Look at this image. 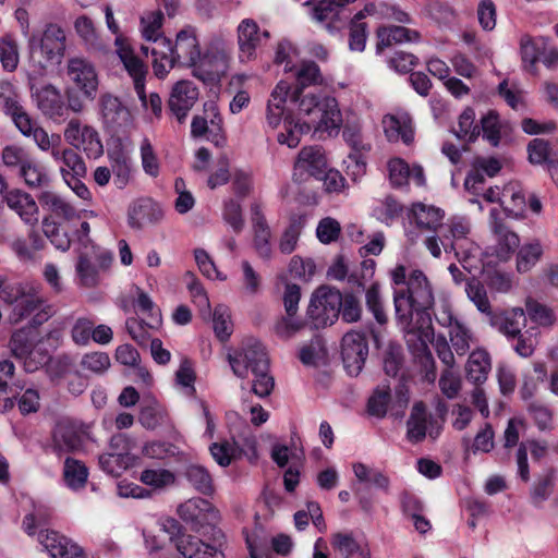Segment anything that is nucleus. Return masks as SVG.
Listing matches in <instances>:
<instances>
[{
	"mask_svg": "<svg viewBox=\"0 0 558 558\" xmlns=\"http://www.w3.org/2000/svg\"><path fill=\"white\" fill-rule=\"evenodd\" d=\"M266 121L274 130L282 123L278 143L295 148L311 130L338 131L342 116L336 98L303 88L291 90L288 82L280 81L268 99Z\"/></svg>",
	"mask_w": 558,
	"mask_h": 558,
	"instance_id": "nucleus-1",
	"label": "nucleus"
},
{
	"mask_svg": "<svg viewBox=\"0 0 558 558\" xmlns=\"http://www.w3.org/2000/svg\"><path fill=\"white\" fill-rule=\"evenodd\" d=\"M393 304L397 322L409 337L408 342L411 343V337L417 336L418 349L426 351V339L430 335L429 327L427 326L416 332L413 326L414 314L422 316L423 312L429 310L434 304L433 287L422 270H412L409 274L407 288L395 290Z\"/></svg>",
	"mask_w": 558,
	"mask_h": 558,
	"instance_id": "nucleus-2",
	"label": "nucleus"
},
{
	"mask_svg": "<svg viewBox=\"0 0 558 558\" xmlns=\"http://www.w3.org/2000/svg\"><path fill=\"white\" fill-rule=\"evenodd\" d=\"M472 225L464 216H452L445 223L442 236L434 233L424 240V246L435 258H440L442 250L453 252L457 259L469 272L482 265L481 247L470 238Z\"/></svg>",
	"mask_w": 558,
	"mask_h": 558,
	"instance_id": "nucleus-3",
	"label": "nucleus"
},
{
	"mask_svg": "<svg viewBox=\"0 0 558 558\" xmlns=\"http://www.w3.org/2000/svg\"><path fill=\"white\" fill-rule=\"evenodd\" d=\"M142 51L153 56V70L158 78H165L174 66L194 68L202 57L201 45L196 31L184 27L177 33L174 41L162 39L161 48L142 46Z\"/></svg>",
	"mask_w": 558,
	"mask_h": 558,
	"instance_id": "nucleus-4",
	"label": "nucleus"
},
{
	"mask_svg": "<svg viewBox=\"0 0 558 558\" xmlns=\"http://www.w3.org/2000/svg\"><path fill=\"white\" fill-rule=\"evenodd\" d=\"M29 62L40 73L48 65L60 63L66 49V35L58 24H48L40 36L28 40Z\"/></svg>",
	"mask_w": 558,
	"mask_h": 558,
	"instance_id": "nucleus-5",
	"label": "nucleus"
},
{
	"mask_svg": "<svg viewBox=\"0 0 558 558\" xmlns=\"http://www.w3.org/2000/svg\"><path fill=\"white\" fill-rule=\"evenodd\" d=\"M116 53L122 62L124 69L132 77L135 92L146 109H150L156 117H159L162 111V101L158 94L151 93L148 97L145 93V80L147 75V68L144 62L135 56L132 47L125 45L122 38L116 41Z\"/></svg>",
	"mask_w": 558,
	"mask_h": 558,
	"instance_id": "nucleus-6",
	"label": "nucleus"
},
{
	"mask_svg": "<svg viewBox=\"0 0 558 558\" xmlns=\"http://www.w3.org/2000/svg\"><path fill=\"white\" fill-rule=\"evenodd\" d=\"M52 315V308L36 292H23L15 298L9 319L12 324L26 320L33 326L41 325Z\"/></svg>",
	"mask_w": 558,
	"mask_h": 558,
	"instance_id": "nucleus-7",
	"label": "nucleus"
},
{
	"mask_svg": "<svg viewBox=\"0 0 558 558\" xmlns=\"http://www.w3.org/2000/svg\"><path fill=\"white\" fill-rule=\"evenodd\" d=\"M65 142L73 148L82 150L88 158H98L104 154V146L95 128L80 119H71L64 131Z\"/></svg>",
	"mask_w": 558,
	"mask_h": 558,
	"instance_id": "nucleus-8",
	"label": "nucleus"
},
{
	"mask_svg": "<svg viewBox=\"0 0 558 558\" xmlns=\"http://www.w3.org/2000/svg\"><path fill=\"white\" fill-rule=\"evenodd\" d=\"M10 348L13 355L22 361L25 371L28 373L39 369L50 360V354L43 343L33 344L24 330L15 331L12 335Z\"/></svg>",
	"mask_w": 558,
	"mask_h": 558,
	"instance_id": "nucleus-9",
	"label": "nucleus"
},
{
	"mask_svg": "<svg viewBox=\"0 0 558 558\" xmlns=\"http://www.w3.org/2000/svg\"><path fill=\"white\" fill-rule=\"evenodd\" d=\"M228 361L233 373L241 378L247 377L248 373L268 369V357L263 344L252 341L236 351L228 354Z\"/></svg>",
	"mask_w": 558,
	"mask_h": 558,
	"instance_id": "nucleus-10",
	"label": "nucleus"
},
{
	"mask_svg": "<svg viewBox=\"0 0 558 558\" xmlns=\"http://www.w3.org/2000/svg\"><path fill=\"white\" fill-rule=\"evenodd\" d=\"M341 294L327 288H319L313 294L307 314L316 327L330 325L340 314Z\"/></svg>",
	"mask_w": 558,
	"mask_h": 558,
	"instance_id": "nucleus-11",
	"label": "nucleus"
},
{
	"mask_svg": "<svg viewBox=\"0 0 558 558\" xmlns=\"http://www.w3.org/2000/svg\"><path fill=\"white\" fill-rule=\"evenodd\" d=\"M112 256L106 250L92 245V251H80L76 272L80 283L84 287H95L99 282V269L110 266Z\"/></svg>",
	"mask_w": 558,
	"mask_h": 558,
	"instance_id": "nucleus-12",
	"label": "nucleus"
},
{
	"mask_svg": "<svg viewBox=\"0 0 558 558\" xmlns=\"http://www.w3.org/2000/svg\"><path fill=\"white\" fill-rule=\"evenodd\" d=\"M65 73L70 83L86 98L93 99L98 88V74L95 65L84 57H72L66 62Z\"/></svg>",
	"mask_w": 558,
	"mask_h": 558,
	"instance_id": "nucleus-13",
	"label": "nucleus"
},
{
	"mask_svg": "<svg viewBox=\"0 0 558 558\" xmlns=\"http://www.w3.org/2000/svg\"><path fill=\"white\" fill-rule=\"evenodd\" d=\"M269 38V33L262 29L253 19L242 20L236 27L238 58L242 63L257 58V49L264 39Z\"/></svg>",
	"mask_w": 558,
	"mask_h": 558,
	"instance_id": "nucleus-14",
	"label": "nucleus"
},
{
	"mask_svg": "<svg viewBox=\"0 0 558 558\" xmlns=\"http://www.w3.org/2000/svg\"><path fill=\"white\" fill-rule=\"evenodd\" d=\"M0 97L3 102V111L10 117L15 128L26 137H31L37 123L31 118L21 104V98L10 82L0 84Z\"/></svg>",
	"mask_w": 558,
	"mask_h": 558,
	"instance_id": "nucleus-15",
	"label": "nucleus"
},
{
	"mask_svg": "<svg viewBox=\"0 0 558 558\" xmlns=\"http://www.w3.org/2000/svg\"><path fill=\"white\" fill-rule=\"evenodd\" d=\"M328 168L324 150L319 146L303 147L293 167V180L304 182L311 177L320 178Z\"/></svg>",
	"mask_w": 558,
	"mask_h": 558,
	"instance_id": "nucleus-16",
	"label": "nucleus"
},
{
	"mask_svg": "<svg viewBox=\"0 0 558 558\" xmlns=\"http://www.w3.org/2000/svg\"><path fill=\"white\" fill-rule=\"evenodd\" d=\"M368 354V345L363 333L347 332L342 338L341 355L345 371L351 376L361 373Z\"/></svg>",
	"mask_w": 558,
	"mask_h": 558,
	"instance_id": "nucleus-17",
	"label": "nucleus"
},
{
	"mask_svg": "<svg viewBox=\"0 0 558 558\" xmlns=\"http://www.w3.org/2000/svg\"><path fill=\"white\" fill-rule=\"evenodd\" d=\"M488 226L496 238L497 256L502 260L509 259L513 252L519 248V235L505 225L501 213L496 207L489 210Z\"/></svg>",
	"mask_w": 558,
	"mask_h": 558,
	"instance_id": "nucleus-18",
	"label": "nucleus"
},
{
	"mask_svg": "<svg viewBox=\"0 0 558 558\" xmlns=\"http://www.w3.org/2000/svg\"><path fill=\"white\" fill-rule=\"evenodd\" d=\"M38 542L52 558H86L84 549L53 530H40Z\"/></svg>",
	"mask_w": 558,
	"mask_h": 558,
	"instance_id": "nucleus-19",
	"label": "nucleus"
},
{
	"mask_svg": "<svg viewBox=\"0 0 558 558\" xmlns=\"http://www.w3.org/2000/svg\"><path fill=\"white\" fill-rule=\"evenodd\" d=\"M437 322L449 330L450 342L459 355H464L472 342L471 331L453 316L451 307L442 304L435 314Z\"/></svg>",
	"mask_w": 558,
	"mask_h": 558,
	"instance_id": "nucleus-20",
	"label": "nucleus"
},
{
	"mask_svg": "<svg viewBox=\"0 0 558 558\" xmlns=\"http://www.w3.org/2000/svg\"><path fill=\"white\" fill-rule=\"evenodd\" d=\"M178 514L183 521L195 525L213 524L219 518V512L215 506L199 497L182 502L178 507Z\"/></svg>",
	"mask_w": 558,
	"mask_h": 558,
	"instance_id": "nucleus-21",
	"label": "nucleus"
},
{
	"mask_svg": "<svg viewBox=\"0 0 558 558\" xmlns=\"http://www.w3.org/2000/svg\"><path fill=\"white\" fill-rule=\"evenodd\" d=\"M198 99V89L195 84L187 80L177 82L169 97V108L179 122H183L189 111Z\"/></svg>",
	"mask_w": 558,
	"mask_h": 558,
	"instance_id": "nucleus-22",
	"label": "nucleus"
},
{
	"mask_svg": "<svg viewBox=\"0 0 558 558\" xmlns=\"http://www.w3.org/2000/svg\"><path fill=\"white\" fill-rule=\"evenodd\" d=\"M499 205L506 217L523 219L526 213V195L519 182H509L501 187Z\"/></svg>",
	"mask_w": 558,
	"mask_h": 558,
	"instance_id": "nucleus-23",
	"label": "nucleus"
},
{
	"mask_svg": "<svg viewBox=\"0 0 558 558\" xmlns=\"http://www.w3.org/2000/svg\"><path fill=\"white\" fill-rule=\"evenodd\" d=\"M385 136L389 142H403L409 145L414 140L412 119L405 112L389 113L381 121Z\"/></svg>",
	"mask_w": 558,
	"mask_h": 558,
	"instance_id": "nucleus-24",
	"label": "nucleus"
},
{
	"mask_svg": "<svg viewBox=\"0 0 558 558\" xmlns=\"http://www.w3.org/2000/svg\"><path fill=\"white\" fill-rule=\"evenodd\" d=\"M7 205L27 225L38 222L39 208L33 196L22 190H12L4 196Z\"/></svg>",
	"mask_w": 558,
	"mask_h": 558,
	"instance_id": "nucleus-25",
	"label": "nucleus"
},
{
	"mask_svg": "<svg viewBox=\"0 0 558 558\" xmlns=\"http://www.w3.org/2000/svg\"><path fill=\"white\" fill-rule=\"evenodd\" d=\"M390 183L396 187L404 186L412 180L421 186L425 183L424 172L421 166L412 168L401 158H392L387 165Z\"/></svg>",
	"mask_w": 558,
	"mask_h": 558,
	"instance_id": "nucleus-26",
	"label": "nucleus"
},
{
	"mask_svg": "<svg viewBox=\"0 0 558 558\" xmlns=\"http://www.w3.org/2000/svg\"><path fill=\"white\" fill-rule=\"evenodd\" d=\"M331 546L339 558H372L368 544L349 533L331 535Z\"/></svg>",
	"mask_w": 558,
	"mask_h": 558,
	"instance_id": "nucleus-27",
	"label": "nucleus"
},
{
	"mask_svg": "<svg viewBox=\"0 0 558 558\" xmlns=\"http://www.w3.org/2000/svg\"><path fill=\"white\" fill-rule=\"evenodd\" d=\"M376 37V52L381 53L395 44L416 43L421 35L417 31L404 26H380L377 28Z\"/></svg>",
	"mask_w": 558,
	"mask_h": 558,
	"instance_id": "nucleus-28",
	"label": "nucleus"
},
{
	"mask_svg": "<svg viewBox=\"0 0 558 558\" xmlns=\"http://www.w3.org/2000/svg\"><path fill=\"white\" fill-rule=\"evenodd\" d=\"M108 158L114 175V184L119 189L125 187L131 180L132 173L131 151L122 145H117L108 150Z\"/></svg>",
	"mask_w": 558,
	"mask_h": 558,
	"instance_id": "nucleus-29",
	"label": "nucleus"
},
{
	"mask_svg": "<svg viewBox=\"0 0 558 558\" xmlns=\"http://www.w3.org/2000/svg\"><path fill=\"white\" fill-rule=\"evenodd\" d=\"M52 159L59 165V171L63 180L81 178L86 173V166L82 157L69 147H62L53 151Z\"/></svg>",
	"mask_w": 558,
	"mask_h": 558,
	"instance_id": "nucleus-30",
	"label": "nucleus"
},
{
	"mask_svg": "<svg viewBox=\"0 0 558 558\" xmlns=\"http://www.w3.org/2000/svg\"><path fill=\"white\" fill-rule=\"evenodd\" d=\"M38 202L44 210L48 213L46 217L58 218L64 221L76 217V209L61 195L52 191H44L38 196Z\"/></svg>",
	"mask_w": 558,
	"mask_h": 558,
	"instance_id": "nucleus-31",
	"label": "nucleus"
},
{
	"mask_svg": "<svg viewBox=\"0 0 558 558\" xmlns=\"http://www.w3.org/2000/svg\"><path fill=\"white\" fill-rule=\"evenodd\" d=\"M38 109L47 117L57 119L63 117L66 106L59 89L52 85L43 86L36 93Z\"/></svg>",
	"mask_w": 558,
	"mask_h": 558,
	"instance_id": "nucleus-32",
	"label": "nucleus"
},
{
	"mask_svg": "<svg viewBox=\"0 0 558 558\" xmlns=\"http://www.w3.org/2000/svg\"><path fill=\"white\" fill-rule=\"evenodd\" d=\"M410 218L418 228L435 232L442 226L445 211L434 205L415 203L410 209Z\"/></svg>",
	"mask_w": 558,
	"mask_h": 558,
	"instance_id": "nucleus-33",
	"label": "nucleus"
},
{
	"mask_svg": "<svg viewBox=\"0 0 558 558\" xmlns=\"http://www.w3.org/2000/svg\"><path fill=\"white\" fill-rule=\"evenodd\" d=\"M227 64L223 56L206 53L193 68V75L205 83L217 82L226 73Z\"/></svg>",
	"mask_w": 558,
	"mask_h": 558,
	"instance_id": "nucleus-34",
	"label": "nucleus"
},
{
	"mask_svg": "<svg viewBox=\"0 0 558 558\" xmlns=\"http://www.w3.org/2000/svg\"><path fill=\"white\" fill-rule=\"evenodd\" d=\"M178 551L184 558H222V553L192 535H180L175 541Z\"/></svg>",
	"mask_w": 558,
	"mask_h": 558,
	"instance_id": "nucleus-35",
	"label": "nucleus"
},
{
	"mask_svg": "<svg viewBox=\"0 0 558 558\" xmlns=\"http://www.w3.org/2000/svg\"><path fill=\"white\" fill-rule=\"evenodd\" d=\"M428 424L432 426V420L426 413L425 405L422 402L415 403L408 421L409 439L418 442L425 438L427 432L432 437H436L439 428L434 433L433 427L428 429Z\"/></svg>",
	"mask_w": 558,
	"mask_h": 558,
	"instance_id": "nucleus-36",
	"label": "nucleus"
},
{
	"mask_svg": "<svg viewBox=\"0 0 558 558\" xmlns=\"http://www.w3.org/2000/svg\"><path fill=\"white\" fill-rule=\"evenodd\" d=\"M53 439L61 451H78L83 449L87 435L72 424L61 423L54 430Z\"/></svg>",
	"mask_w": 558,
	"mask_h": 558,
	"instance_id": "nucleus-37",
	"label": "nucleus"
},
{
	"mask_svg": "<svg viewBox=\"0 0 558 558\" xmlns=\"http://www.w3.org/2000/svg\"><path fill=\"white\" fill-rule=\"evenodd\" d=\"M492 368L490 356L484 349L474 350L466 362V378L475 386H482L488 377Z\"/></svg>",
	"mask_w": 558,
	"mask_h": 558,
	"instance_id": "nucleus-38",
	"label": "nucleus"
},
{
	"mask_svg": "<svg viewBox=\"0 0 558 558\" xmlns=\"http://www.w3.org/2000/svg\"><path fill=\"white\" fill-rule=\"evenodd\" d=\"M525 323V312L521 307H513L492 318V324L507 338L515 339L520 336Z\"/></svg>",
	"mask_w": 558,
	"mask_h": 558,
	"instance_id": "nucleus-39",
	"label": "nucleus"
},
{
	"mask_svg": "<svg viewBox=\"0 0 558 558\" xmlns=\"http://www.w3.org/2000/svg\"><path fill=\"white\" fill-rule=\"evenodd\" d=\"M252 222L254 229L255 250L260 257L269 258L271 255V232L260 213V207L257 204L252 205Z\"/></svg>",
	"mask_w": 558,
	"mask_h": 558,
	"instance_id": "nucleus-40",
	"label": "nucleus"
},
{
	"mask_svg": "<svg viewBox=\"0 0 558 558\" xmlns=\"http://www.w3.org/2000/svg\"><path fill=\"white\" fill-rule=\"evenodd\" d=\"M163 14L159 10L146 11L142 14L140 21V32L142 37L151 41L155 46L161 48L162 39H168L162 33Z\"/></svg>",
	"mask_w": 558,
	"mask_h": 558,
	"instance_id": "nucleus-41",
	"label": "nucleus"
},
{
	"mask_svg": "<svg viewBox=\"0 0 558 558\" xmlns=\"http://www.w3.org/2000/svg\"><path fill=\"white\" fill-rule=\"evenodd\" d=\"M547 46L545 37L533 38L523 35L520 39V50L524 68L532 74H536V63L541 58L543 49Z\"/></svg>",
	"mask_w": 558,
	"mask_h": 558,
	"instance_id": "nucleus-42",
	"label": "nucleus"
},
{
	"mask_svg": "<svg viewBox=\"0 0 558 558\" xmlns=\"http://www.w3.org/2000/svg\"><path fill=\"white\" fill-rule=\"evenodd\" d=\"M162 210L150 201L135 202L129 209V223L132 228H142L146 222L158 221Z\"/></svg>",
	"mask_w": 558,
	"mask_h": 558,
	"instance_id": "nucleus-43",
	"label": "nucleus"
},
{
	"mask_svg": "<svg viewBox=\"0 0 558 558\" xmlns=\"http://www.w3.org/2000/svg\"><path fill=\"white\" fill-rule=\"evenodd\" d=\"M184 476L198 493L205 496H213L215 494L213 476L205 466L190 464L184 471Z\"/></svg>",
	"mask_w": 558,
	"mask_h": 558,
	"instance_id": "nucleus-44",
	"label": "nucleus"
},
{
	"mask_svg": "<svg viewBox=\"0 0 558 558\" xmlns=\"http://www.w3.org/2000/svg\"><path fill=\"white\" fill-rule=\"evenodd\" d=\"M543 245L538 239L524 243L517 253V270L521 274L530 271L542 258Z\"/></svg>",
	"mask_w": 558,
	"mask_h": 558,
	"instance_id": "nucleus-45",
	"label": "nucleus"
},
{
	"mask_svg": "<svg viewBox=\"0 0 558 558\" xmlns=\"http://www.w3.org/2000/svg\"><path fill=\"white\" fill-rule=\"evenodd\" d=\"M44 240L36 230H32L27 238H16L11 243V248L21 260L34 259L37 252L43 250Z\"/></svg>",
	"mask_w": 558,
	"mask_h": 558,
	"instance_id": "nucleus-46",
	"label": "nucleus"
},
{
	"mask_svg": "<svg viewBox=\"0 0 558 558\" xmlns=\"http://www.w3.org/2000/svg\"><path fill=\"white\" fill-rule=\"evenodd\" d=\"M20 178L31 189H38L49 184L50 177L43 165L33 156L19 170Z\"/></svg>",
	"mask_w": 558,
	"mask_h": 558,
	"instance_id": "nucleus-47",
	"label": "nucleus"
},
{
	"mask_svg": "<svg viewBox=\"0 0 558 558\" xmlns=\"http://www.w3.org/2000/svg\"><path fill=\"white\" fill-rule=\"evenodd\" d=\"M546 450L547 446L545 444H541L535 440H529L519 446L517 451V465L519 476L522 481L527 482L530 480L527 451H530L535 459H539L545 456Z\"/></svg>",
	"mask_w": 558,
	"mask_h": 558,
	"instance_id": "nucleus-48",
	"label": "nucleus"
},
{
	"mask_svg": "<svg viewBox=\"0 0 558 558\" xmlns=\"http://www.w3.org/2000/svg\"><path fill=\"white\" fill-rule=\"evenodd\" d=\"M0 62L4 71L14 72L20 62V47L12 34L0 37Z\"/></svg>",
	"mask_w": 558,
	"mask_h": 558,
	"instance_id": "nucleus-49",
	"label": "nucleus"
},
{
	"mask_svg": "<svg viewBox=\"0 0 558 558\" xmlns=\"http://www.w3.org/2000/svg\"><path fill=\"white\" fill-rule=\"evenodd\" d=\"M354 476L360 483L372 484L374 487L385 492L389 488V478L383 472L362 462L352 464Z\"/></svg>",
	"mask_w": 558,
	"mask_h": 558,
	"instance_id": "nucleus-50",
	"label": "nucleus"
},
{
	"mask_svg": "<svg viewBox=\"0 0 558 558\" xmlns=\"http://www.w3.org/2000/svg\"><path fill=\"white\" fill-rule=\"evenodd\" d=\"M454 135L464 142H474L481 134L480 126L475 123V111L468 107L458 118V125L453 129Z\"/></svg>",
	"mask_w": 558,
	"mask_h": 558,
	"instance_id": "nucleus-51",
	"label": "nucleus"
},
{
	"mask_svg": "<svg viewBox=\"0 0 558 558\" xmlns=\"http://www.w3.org/2000/svg\"><path fill=\"white\" fill-rule=\"evenodd\" d=\"M63 477L69 488L77 490L85 486L88 470L81 461L68 458L64 462Z\"/></svg>",
	"mask_w": 558,
	"mask_h": 558,
	"instance_id": "nucleus-52",
	"label": "nucleus"
},
{
	"mask_svg": "<svg viewBox=\"0 0 558 558\" xmlns=\"http://www.w3.org/2000/svg\"><path fill=\"white\" fill-rule=\"evenodd\" d=\"M525 311L529 318L541 327L550 328L556 324V314L551 307L536 300L525 301Z\"/></svg>",
	"mask_w": 558,
	"mask_h": 558,
	"instance_id": "nucleus-53",
	"label": "nucleus"
},
{
	"mask_svg": "<svg viewBox=\"0 0 558 558\" xmlns=\"http://www.w3.org/2000/svg\"><path fill=\"white\" fill-rule=\"evenodd\" d=\"M305 216H298L291 219L289 226L282 232L279 240V250L283 254H291L298 245V241L305 226Z\"/></svg>",
	"mask_w": 558,
	"mask_h": 558,
	"instance_id": "nucleus-54",
	"label": "nucleus"
},
{
	"mask_svg": "<svg viewBox=\"0 0 558 558\" xmlns=\"http://www.w3.org/2000/svg\"><path fill=\"white\" fill-rule=\"evenodd\" d=\"M74 29L87 48L93 50H101L104 48L93 21L86 15H81L75 20Z\"/></svg>",
	"mask_w": 558,
	"mask_h": 558,
	"instance_id": "nucleus-55",
	"label": "nucleus"
},
{
	"mask_svg": "<svg viewBox=\"0 0 558 558\" xmlns=\"http://www.w3.org/2000/svg\"><path fill=\"white\" fill-rule=\"evenodd\" d=\"M100 110L105 122L108 124H119L129 114L121 101L112 95L101 96Z\"/></svg>",
	"mask_w": 558,
	"mask_h": 558,
	"instance_id": "nucleus-56",
	"label": "nucleus"
},
{
	"mask_svg": "<svg viewBox=\"0 0 558 558\" xmlns=\"http://www.w3.org/2000/svg\"><path fill=\"white\" fill-rule=\"evenodd\" d=\"M175 474L166 469H145L140 481L154 489H163L175 484Z\"/></svg>",
	"mask_w": 558,
	"mask_h": 558,
	"instance_id": "nucleus-57",
	"label": "nucleus"
},
{
	"mask_svg": "<svg viewBox=\"0 0 558 558\" xmlns=\"http://www.w3.org/2000/svg\"><path fill=\"white\" fill-rule=\"evenodd\" d=\"M131 457L123 452H108L99 457L100 469L109 475H121L131 464Z\"/></svg>",
	"mask_w": 558,
	"mask_h": 558,
	"instance_id": "nucleus-58",
	"label": "nucleus"
},
{
	"mask_svg": "<svg viewBox=\"0 0 558 558\" xmlns=\"http://www.w3.org/2000/svg\"><path fill=\"white\" fill-rule=\"evenodd\" d=\"M356 0H320L311 10V16L314 21L323 23L335 19L339 10L344 5Z\"/></svg>",
	"mask_w": 558,
	"mask_h": 558,
	"instance_id": "nucleus-59",
	"label": "nucleus"
},
{
	"mask_svg": "<svg viewBox=\"0 0 558 558\" xmlns=\"http://www.w3.org/2000/svg\"><path fill=\"white\" fill-rule=\"evenodd\" d=\"M242 276L240 279L241 291L247 296H255L259 293L263 284L262 276L247 260L241 262Z\"/></svg>",
	"mask_w": 558,
	"mask_h": 558,
	"instance_id": "nucleus-60",
	"label": "nucleus"
},
{
	"mask_svg": "<svg viewBox=\"0 0 558 558\" xmlns=\"http://www.w3.org/2000/svg\"><path fill=\"white\" fill-rule=\"evenodd\" d=\"M179 525L175 520L173 519H167L159 529L158 534H146L145 535V543L146 547L150 551H155L158 549H161L168 541L173 539V533L178 531Z\"/></svg>",
	"mask_w": 558,
	"mask_h": 558,
	"instance_id": "nucleus-61",
	"label": "nucleus"
},
{
	"mask_svg": "<svg viewBox=\"0 0 558 558\" xmlns=\"http://www.w3.org/2000/svg\"><path fill=\"white\" fill-rule=\"evenodd\" d=\"M165 417L163 408L156 400H149L142 407L138 421L145 428L154 429L163 422Z\"/></svg>",
	"mask_w": 558,
	"mask_h": 558,
	"instance_id": "nucleus-62",
	"label": "nucleus"
},
{
	"mask_svg": "<svg viewBox=\"0 0 558 558\" xmlns=\"http://www.w3.org/2000/svg\"><path fill=\"white\" fill-rule=\"evenodd\" d=\"M365 14L360 11L350 25L349 48L352 51L362 52L366 47L367 29L366 24L361 22Z\"/></svg>",
	"mask_w": 558,
	"mask_h": 558,
	"instance_id": "nucleus-63",
	"label": "nucleus"
},
{
	"mask_svg": "<svg viewBox=\"0 0 558 558\" xmlns=\"http://www.w3.org/2000/svg\"><path fill=\"white\" fill-rule=\"evenodd\" d=\"M316 263L311 257H302L299 255L290 259L288 270L294 277L302 281H310L316 274Z\"/></svg>",
	"mask_w": 558,
	"mask_h": 558,
	"instance_id": "nucleus-64",
	"label": "nucleus"
}]
</instances>
